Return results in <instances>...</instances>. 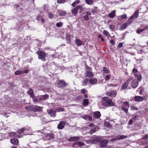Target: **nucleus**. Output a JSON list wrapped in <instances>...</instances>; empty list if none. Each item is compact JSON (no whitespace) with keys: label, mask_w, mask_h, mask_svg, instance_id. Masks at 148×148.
Returning a JSON list of instances; mask_svg holds the SVG:
<instances>
[{"label":"nucleus","mask_w":148,"mask_h":148,"mask_svg":"<svg viewBox=\"0 0 148 148\" xmlns=\"http://www.w3.org/2000/svg\"><path fill=\"white\" fill-rule=\"evenodd\" d=\"M102 105L105 106H114L115 103L113 102L112 99H109L108 97H104L102 99Z\"/></svg>","instance_id":"1"},{"label":"nucleus","mask_w":148,"mask_h":148,"mask_svg":"<svg viewBox=\"0 0 148 148\" xmlns=\"http://www.w3.org/2000/svg\"><path fill=\"white\" fill-rule=\"evenodd\" d=\"M36 53L38 55V58L41 60L43 61H45L46 60V53L42 51H38Z\"/></svg>","instance_id":"2"},{"label":"nucleus","mask_w":148,"mask_h":148,"mask_svg":"<svg viewBox=\"0 0 148 148\" xmlns=\"http://www.w3.org/2000/svg\"><path fill=\"white\" fill-rule=\"evenodd\" d=\"M108 142V140L106 139L101 140L99 142L100 147L103 148L106 147Z\"/></svg>","instance_id":"3"},{"label":"nucleus","mask_w":148,"mask_h":148,"mask_svg":"<svg viewBox=\"0 0 148 148\" xmlns=\"http://www.w3.org/2000/svg\"><path fill=\"white\" fill-rule=\"evenodd\" d=\"M127 137V136H126L123 135L120 136L118 137L112 138L110 140L112 142H113L114 141H117L119 140L123 139H125Z\"/></svg>","instance_id":"4"},{"label":"nucleus","mask_w":148,"mask_h":148,"mask_svg":"<svg viewBox=\"0 0 148 148\" xmlns=\"http://www.w3.org/2000/svg\"><path fill=\"white\" fill-rule=\"evenodd\" d=\"M66 85L65 82L63 80H59L58 82V87L63 88Z\"/></svg>","instance_id":"5"},{"label":"nucleus","mask_w":148,"mask_h":148,"mask_svg":"<svg viewBox=\"0 0 148 148\" xmlns=\"http://www.w3.org/2000/svg\"><path fill=\"white\" fill-rule=\"evenodd\" d=\"M56 111L53 109H51L48 111V114L52 117L56 116Z\"/></svg>","instance_id":"6"},{"label":"nucleus","mask_w":148,"mask_h":148,"mask_svg":"<svg viewBox=\"0 0 148 148\" xmlns=\"http://www.w3.org/2000/svg\"><path fill=\"white\" fill-rule=\"evenodd\" d=\"M42 110V107L37 105H33V111L34 112H40Z\"/></svg>","instance_id":"7"},{"label":"nucleus","mask_w":148,"mask_h":148,"mask_svg":"<svg viewBox=\"0 0 148 148\" xmlns=\"http://www.w3.org/2000/svg\"><path fill=\"white\" fill-rule=\"evenodd\" d=\"M28 70H25L24 71H21L19 70H17L14 73V74L16 75H20L23 73H28Z\"/></svg>","instance_id":"8"},{"label":"nucleus","mask_w":148,"mask_h":148,"mask_svg":"<svg viewBox=\"0 0 148 148\" xmlns=\"http://www.w3.org/2000/svg\"><path fill=\"white\" fill-rule=\"evenodd\" d=\"M138 81L135 79L132 82L131 84V86L132 88H135L138 86Z\"/></svg>","instance_id":"9"},{"label":"nucleus","mask_w":148,"mask_h":148,"mask_svg":"<svg viewBox=\"0 0 148 148\" xmlns=\"http://www.w3.org/2000/svg\"><path fill=\"white\" fill-rule=\"evenodd\" d=\"M65 124V122L64 121H60L57 127L58 129L60 130L63 129L64 128V125Z\"/></svg>","instance_id":"10"},{"label":"nucleus","mask_w":148,"mask_h":148,"mask_svg":"<svg viewBox=\"0 0 148 148\" xmlns=\"http://www.w3.org/2000/svg\"><path fill=\"white\" fill-rule=\"evenodd\" d=\"M144 98L140 96H136L134 97V100L136 101L140 102L143 101Z\"/></svg>","instance_id":"11"},{"label":"nucleus","mask_w":148,"mask_h":148,"mask_svg":"<svg viewBox=\"0 0 148 148\" xmlns=\"http://www.w3.org/2000/svg\"><path fill=\"white\" fill-rule=\"evenodd\" d=\"M89 82L90 84L93 85L97 84V80L96 78H93L90 79L89 80Z\"/></svg>","instance_id":"12"},{"label":"nucleus","mask_w":148,"mask_h":148,"mask_svg":"<svg viewBox=\"0 0 148 148\" xmlns=\"http://www.w3.org/2000/svg\"><path fill=\"white\" fill-rule=\"evenodd\" d=\"M27 93L32 98H34V95L33 92V91L32 88H30L27 92Z\"/></svg>","instance_id":"13"},{"label":"nucleus","mask_w":148,"mask_h":148,"mask_svg":"<svg viewBox=\"0 0 148 148\" xmlns=\"http://www.w3.org/2000/svg\"><path fill=\"white\" fill-rule=\"evenodd\" d=\"M82 118L85 120L88 119L90 121H91L92 120V116L87 115H86L84 116H82Z\"/></svg>","instance_id":"14"},{"label":"nucleus","mask_w":148,"mask_h":148,"mask_svg":"<svg viewBox=\"0 0 148 148\" xmlns=\"http://www.w3.org/2000/svg\"><path fill=\"white\" fill-rule=\"evenodd\" d=\"M10 142L13 145H17L18 143V140L17 139L14 138L11 140Z\"/></svg>","instance_id":"15"},{"label":"nucleus","mask_w":148,"mask_h":148,"mask_svg":"<svg viewBox=\"0 0 148 148\" xmlns=\"http://www.w3.org/2000/svg\"><path fill=\"white\" fill-rule=\"evenodd\" d=\"M86 76L87 77L90 78L94 76V74L91 72L89 71H86Z\"/></svg>","instance_id":"16"},{"label":"nucleus","mask_w":148,"mask_h":148,"mask_svg":"<svg viewBox=\"0 0 148 148\" xmlns=\"http://www.w3.org/2000/svg\"><path fill=\"white\" fill-rule=\"evenodd\" d=\"M79 139L80 138L79 137L75 136L70 138L68 139V141H75L78 140H79Z\"/></svg>","instance_id":"17"},{"label":"nucleus","mask_w":148,"mask_h":148,"mask_svg":"<svg viewBox=\"0 0 148 148\" xmlns=\"http://www.w3.org/2000/svg\"><path fill=\"white\" fill-rule=\"evenodd\" d=\"M101 115L99 111H96L94 113V116L96 118H99Z\"/></svg>","instance_id":"18"},{"label":"nucleus","mask_w":148,"mask_h":148,"mask_svg":"<svg viewBox=\"0 0 148 148\" xmlns=\"http://www.w3.org/2000/svg\"><path fill=\"white\" fill-rule=\"evenodd\" d=\"M115 15V10H114L111 12L109 13L108 14V16L112 18H113L114 17Z\"/></svg>","instance_id":"19"},{"label":"nucleus","mask_w":148,"mask_h":148,"mask_svg":"<svg viewBox=\"0 0 148 148\" xmlns=\"http://www.w3.org/2000/svg\"><path fill=\"white\" fill-rule=\"evenodd\" d=\"M75 44L78 46H80L82 45V42L79 39H76L75 40Z\"/></svg>","instance_id":"20"},{"label":"nucleus","mask_w":148,"mask_h":148,"mask_svg":"<svg viewBox=\"0 0 148 148\" xmlns=\"http://www.w3.org/2000/svg\"><path fill=\"white\" fill-rule=\"evenodd\" d=\"M89 103L88 100L87 99H84L82 102V104L84 106H87Z\"/></svg>","instance_id":"21"},{"label":"nucleus","mask_w":148,"mask_h":148,"mask_svg":"<svg viewBox=\"0 0 148 148\" xmlns=\"http://www.w3.org/2000/svg\"><path fill=\"white\" fill-rule=\"evenodd\" d=\"M99 139L98 138L96 137L93 139V141H92L91 140H87V143H94V142H98L99 141Z\"/></svg>","instance_id":"22"},{"label":"nucleus","mask_w":148,"mask_h":148,"mask_svg":"<svg viewBox=\"0 0 148 148\" xmlns=\"http://www.w3.org/2000/svg\"><path fill=\"white\" fill-rule=\"evenodd\" d=\"M71 12L74 15H76L78 13V10L77 8L75 7L74 9L71 10Z\"/></svg>","instance_id":"23"},{"label":"nucleus","mask_w":148,"mask_h":148,"mask_svg":"<svg viewBox=\"0 0 148 148\" xmlns=\"http://www.w3.org/2000/svg\"><path fill=\"white\" fill-rule=\"evenodd\" d=\"M66 40L67 43H69L71 41V38L70 35L68 34L66 35Z\"/></svg>","instance_id":"24"},{"label":"nucleus","mask_w":148,"mask_h":148,"mask_svg":"<svg viewBox=\"0 0 148 148\" xmlns=\"http://www.w3.org/2000/svg\"><path fill=\"white\" fill-rule=\"evenodd\" d=\"M128 85V84L127 82H125L121 86V88L122 89H125L126 88Z\"/></svg>","instance_id":"25"},{"label":"nucleus","mask_w":148,"mask_h":148,"mask_svg":"<svg viewBox=\"0 0 148 148\" xmlns=\"http://www.w3.org/2000/svg\"><path fill=\"white\" fill-rule=\"evenodd\" d=\"M33 105L25 107V109L27 111H33Z\"/></svg>","instance_id":"26"},{"label":"nucleus","mask_w":148,"mask_h":148,"mask_svg":"<svg viewBox=\"0 0 148 148\" xmlns=\"http://www.w3.org/2000/svg\"><path fill=\"white\" fill-rule=\"evenodd\" d=\"M104 125L105 127L108 128H111L112 127V125L109 122L106 121L104 123Z\"/></svg>","instance_id":"27"},{"label":"nucleus","mask_w":148,"mask_h":148,"mask_svg":"<svg viewBox=\"0 0 148 148\" xmlns=\"http://www.w3.org/2000/svg\"><path fill=\"white\" fill-rule=\"evenodd\" d=\"M116 95V92L114 91H111L110 94L109 95L112 97H114Z\"/></svg>","instance_id":"28"},{"label":"nucleus","mask_w":148,"mask_h":148,"mask_svg":"<svg viewBox=\"0 0 148 148\" xmlns=\"http://www.w3.org/2000/svg\"><path fill=\"white\" fill-rule=\"evenodd\" d=\"M89 80L88 79H86L83 81H82V86H86L87 84V83L89 81Z\"/></svg>","instance_id":"29"},{"label":"nucleus","mask_w":148,"mask_h":148,"mask_svg":"<svg viewBox=\"0 0 148 148\" xmlns=\"http://www.w3.org/2000/svg\"><path fill=\"white\" fill-rule=\"evenodd\" d=\"M9 136L10 137H17V135H16V133L14 132H10L9 133Z\"/></svg>","instance_id":"30"},{"label":"nucleus","mask_w":148,"mask_h":148,"mask_svg":"<svg viewBox=\"0 0 148 148\" xmlns=\"http://www.w3.org/2000/svg\"><path fill=\"white\" fill-rule=\"evenodd\" d=\"M122 107H123L124 108H129V102L128 101H126L124 102L123 105Z\"/></svg>","instance_id":"31"},{"label":"nucleus","mask_w":148,"mask_h":148,"mask_svg":"<svg viewBox=\"0 0 148 148\" xmlns=\"http://www.w3.org/2000/svg\"><path fill=\"white\" fill-rule=\"evenodd\" d=\"M86 3L88 5H92L94 3L93 0H85Z\"/></svg>","instance_id":"32"},{"label":"nucleus","mask_w":148,"mask_h":148,"mask_svg":"<svg viewBox=\"0 0 148 148\" xmlns=\"http://www.w3.org/2000/svg\"><path fill=\"white\" fill-rule=\"evenodd\" d=\"M40 97L41 99V100L42 101L43 100H46L47 98H48L49 97V96L48 95H45L41 96Z\"/></svg>","instance_id":"33"},{"label":"nucleus","mask_w":148,"mask_h":148,"mask_svg":"<svg viewBox=\"0 0 148 148\" xmlns=\"http://www.w3.org/2000/svg\"><path fill=\"white\" fill-rule=\"evenodd\" d=\"M139 11L138 10H136L133 14L136 18H138L139 14Z\"/></svg>","instance_id":"34"},{"label":"nucleus","mask_w":148,"mask_h":148,"mask_svg":"<svg viewBox=\"0 0 148 148\" xmlns=\"http://www.w3.org/2000/svg\"><path fill=\"white\" fill-rule=\"evenodd\" d=\"M59 15L61 16H64L66 15V12L65 11L60 10L59 12Z\"/></svg>","instance_id":"35"},{"label":"nucleus","mask_w":148,"mask_h":148,"mask_svg":"<svg viewBox=\"0 0 148 148\" xmlns=\"http://www.w3.org/2000/svg\"><path fill=\"white\" fill-rule=\"evenodd\" d=\"M47 136H49L50 137V138L48 139V140H51V139H53L54 138V136L53 134H48L47 135Z\"/></svg>","instance_id":"36"},{"label":"nucleus","mask_w":148,"mask_h":148,"mask_svg":"<svg viewBox=\"0 0 148 148\" xmlns=\"http://www.w3.org/2000/svg\"><path fill=\"white\" fill-rule=\"evenodd\" d=\"M42 101L40 97L39 98H37L33 100L34 103H35L36 102H38Z\"/></svg>","instance_id":"37"},{"label":"nucleus","mask_w":148,"mask_h":148,"mask_svg":"<svg viewBox=\"0 0 148 148\" xmlns=\"http://www.w3.org/2000/svg\"><path fill=\"white\" fill-rule=\"evenodd\" d=\"M26 130V129L25 128H22L21 129L18 130L17 132L19 133H22Z\"/></svg>","instance_id":"38"},{"label":"nucleus","mask_w":148,"mask_h":148,"mask_svg":"<svg viewBox=\"0 0 148 148\" xmlns=\"http://www.w3.org/2000/svg\"><path fill=\"white\" fill-rule=\"evenodd\" d=\"M103 73H108L109 71L106 67H104L103 70Z\"/></svg>","instance_id":"39"},{"label":"nucleus","mask_w":148,"mask_h":148,"mask_svg":"<svg viewBox=\"0 0 148 148\" xmlns=\"http://www.w3.org/2000/svg\"><path fill=\"white\" fill-rule=\"evenodd\" d=\"M103 34L105 35H106L108 36H110V34L106 30H104L103 31Z\"/></svg>","instance_id":"40"},{"label":"nucleus","mask_w":148,"mask_h":148,"mask_svg":"<svg viewBox=\"0 0 148 148\" xmlns=\"http://www.w3.org/2000/svg\"><path fill=\"white\" fill-rule=\"evenodd\" d=\"M127 26V23L123 24L121 26V27L123 29H125Z\"/></svg>","instance_id":"41"},{"label":"nucleus","mask_w":148,"mask_h":148,"mask_svg":"<svg viewBox=\"0 0 148 148\" xmlns=\"http://www.w3.org/2000/svg\"><path fill=\"white\" fill-rule=\"evenodd\" d=\"M96 131V129L94 128V129H91L89 132V134H92L93 133L95 132Z\"/></svg>","instance_id":"42"},{"label":"nucleus","mask_w":148,"mask_h":148,"mask_svg":"<svg viewBox=\"0 0 148 148\" xmlns=\"http://www.w3.org/2000/svg\"><path fill=\"white\" fill-rule=\"evenodd\" d=\"M48 16L49 18L51 19L54 16V14L50 12L48 13Z\"/></svg>","instance_id":"43"},{"label":"nucleus","mask_w":148,"mask_h":148,"mask_svg":"<svg viewBox=\"0 0 148 148\" xmlns=\"http://www.w3.org/2000/svg\"><path fill=\"white\" fill-rule=\"evenodd\" d=\"M144 31L145 30L144 28L142 29H138L137 30L136 32L138 34H139Z\"/></svg>","instance_id":"44"},{"label":"nucleus","mask_w":148,"mask_h":148,"mask_svg":"<svg viewBox=\"0 0 148 148\" xmlns=\"http://www.w3.org/2000/svg\"><path fill=\"white\" fill-rule=\"evenodd\" d=\"M77 145H78L79 146H82L84 145V143L78 141L76 142Z\"/></svg>","instance_id":"45"},{"label":"nucleus","mask_w":148,"mask_h":148,"mask_svg":"<svg viewBox=\"0 0 148 148\" xmlns=\"http://www.w3.org/2000/svg\"><path fill=\"white\" fill-rule=\"evenodd\" d=\"M121 109L124 110L126 113H127L128 112V108H124L123 107H121Z\"/></svg>","instance_id":"46"},{"label":"nucleus","mask_w":148,"mask_h":148,"mask_svg":"<svg viewBox=\"0 0 148 148\" xmlns=\"http://www.w3.org/2000/svg\"><path fill=\"white\" fill-rule=\"evenodd\" d=\"M63 23L61 22H59L56 24V26L57 27H60L62 26Z\"/></svg>","instance_id":"47"},{"label":"nucleus","mask_w":148,"mask_h":148,"mask_svg":"<svg viewBox=\"0 0 148 148\" xmlns=\"http://www.w3.org/2000/svg\"><path fill=\"white\" fill-rule=\"evenodd\" d=\"M66 2V0H57V2L58 3H64Z\"/></svg>","instance_id":"48"},{"label":"nucleus","mask_w":148,"mask_h":148,"mask_svg":"<svg viewBox=\"0 0 148 148\" xmlns=\"http://www.w3.org/2000/svg\"><path fill=\"white\" fill-rule=\"evenodd\" d=\"M110 75H106L105 76V77L104 78V79H105V80L107 81V80H108L110 79Z\"/></svg>","instance_id":"49"},{"label":"nucleus","mask_w":148,"mask_h":148,"mask_svg":"<svg viewBox=\"0 0 148 148\" xmlns=\"http://www.w3.org/2000/svg\"><path fill=\"white\" fill-rule=\"evenodd\" d=\"M142 76L140 75H138L137 77V79L139 81H140L142 79Z\"/></svg>","instance_id":"50"},{"label":"nucleus","mask_w":148,"mask_h":148,"mask_svg":"<svg viewBox=\"0 0 148 148\" xmlns=\"http://www.w3.org/2000/svg\"><path fill=\"white\" fill-rule=\"evenodd\" d=\"M76 7L77 8V9L78 10L80 9V10L81 11H82V7L81 5H78L77 6H76Z\"/></svg>","instance_id":"51"},{"label":"nucleus","mask_w":148,"mask_h":148,"mask_svg":"<svg viewBox=\"0 0 148 148\" xmlns=\"http://www.w3.org/2000/svg\"><path fill=\"white\" fill-rule=\"evenodd\" d=\"M42 17L41 15H38L36 19L38 21H40L42 18Z\"/></svg>","instance_id":"52"},{"label":"nucleus","mask_w":148,"mask_h":148,"mask_svg":"<svg viewBox=\"0 0 148 148\" xmlns=\"http://www.w3.org/2000/svg\"><path fill=\"white\" fill-rule=\"evenodd\" d=\"M57 111L58 112H63L64 111V109L63 108H59L57 109Z\"/></svg>","instance_id":"53"},{"label":"nucleus","mask_w":148,"mask_h":148,"mask_svg":"<svg viewBox=\"0 0 148 148\" xmlns=\"http://www.w3.org/2000/svg\"><path fill=\"white\" fill-rule=\"evenodd\" d=\"M133 79V77H132L130 78H128L125 82H127V83L129 84V82L132 80Z\"/></svg>","instance_id":"54"},{"label":"nucleus","mask_w":148,"mask_h":148,"mask_svg":"<svg viewBox=\"0 0 148 148\" xmlns=\"http://www.w3.org/2000/svg\"><path fill=\"white\" fill-rule=\"evenodd\" d=\"M85 21H87L89 19V17L88 15H86L83 17Z\"/></svg>","instance_id":"55"},{"label":"nucleus","mask_w":148,"mask_h":148,"mask_svg":"<svg viewBox=\"0 0 148 148\" xmlns=\"http://www.w3.org/2000/svg\"><path fill=\"white\" fill-rule=\"evenodd\" d=\"M138 116L137 115H134L132 117V118L134 120H136L138 119Z\"/></svg>","instance_id":"56"},{"label":"nucleus","mask_w":148,"mask_h":148,"mask_svg":"<svg viewBox=\"0 0 148 148\" xmlns=\"http://www.w3.org/2000/svg\"><path fill=\"white\" fill-rule=\"evenodd\" d=\"M121 17L122 19H124L126 18L127 17L126 14H123L121 16Z\"/></svg>","instance_id":"57"},{"label":"nucleus","mask_w":148,"mask_h":148,"mask_svg":"<svg viewBox=\"0 0 148 148\" xmlns=\"http://www.w3.org/2000/svg\"><path fill=\"white\" fill-rule=\"evenodd\" d=\"M109 27L110 29H111L112 30H113L114 29L115 27L114 25H110V26Z\"/></svg>","instance_id":"58"},{"label":"nucleus","mask_w":148,"mask_h":148,"mask_svg":"<svg viewBox=\"0 0 148 148\" xmlns=\"http://www.w3.org/2000/svg\"><path fill=\"white\" fill-rule=\"evenodd\" d=\"M138 72V70L137 69L135 68H134L132 70V72L134 73H136Z\"/></svg>","instance_id":"59"},{"label":"nucleus","mask_w":148,"mask_h":148,"mask_svg":"<svg viewBox=\"0 0 148 148\" xmlns=\"http://www.w3.org/2000/svg\"><path fill=\"white\" fill-rule=\"evenodd\" d=\"M148 138V136L147 135H146L144 136L142 138V139H145L146 140Z\"/></svg>","instance_id":"60"},{"label":"nucleus","mask_w":148,"mask_h":148,"mask_svg":"<svg viewBox=\"0 0 148 148\" xmlns=\"http://www.w3.org/2000/svg\"><path fill=\"white\" fill-rule=\"evenodd\" d=\"M81 92L84 94L86 92V90L84 89H82L81 90Z\"/></svg>","instance_id":"61"},{"label":"nucleus","mask_w":148,"mask_h":148,"mask_svg":"<svg viewBox=\"0 0 148 148\" xmlns=\"http://www.w3.org/2000/svg\"><path fill=\"white\" fill-rule=\"evenodd\" d=\"M132 119H130L129 122L128 124L129 125H131L132 124Z\"/></svg>","instance_id":"62"},{"label":"nucleus","mask_w":148,"mask_h":148,"mask_svg":"<svg viewBox=\"0 0 148 148\" xmlns=\"http://www.w3.org/2000/svg\"><path fill=\"white\" fill-rule=\"evenodd\" d=\"M123 46V43H120L118 44V47L119 48H121Z\"/></svg>","instance_id":"63"},{"label":"nucleus","mask_w":148,"mask_h":148,"mask_svg":"<svg viewBox=\"0 0 148 148\" xmlns=\"http://www.w3.org/2000/svg\"><path fill=\"white\" fill-rule=\"evenodd\" d=\"M109 86H113V87H115L117 86V85L116 84H109Z\"/></svg>","instance_id":"64"}]
</instances>
